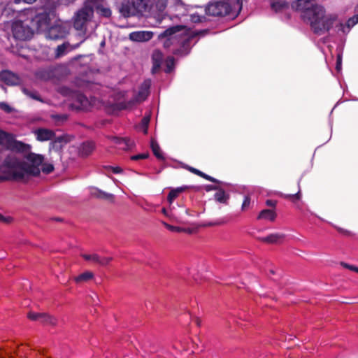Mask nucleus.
I'll return each mask as SVG.
<instances>
[{"label":"nucleus","mask_w":358,"mask_h":358,"mask_svg":"<svg viewBox=\"0 0 358 358\" xmlns=\"http://www.w3.org/2000/svg\"><path fill=\"white\" fill-rule=\"evenodd\" d=\"M293 7L301 11V18L309 24L313 31L317 35H322L332 29L335 33L347 34L357 23L350 17L346 23L338 20L336 14H325L323 6L313 4L308 0H297Z\"/></svg>","instance_id":"nucleus-1"},{"label":"nucleus","mask_w":358,"mask_h":358,"mask_svg":"<svg viewBox=\"0 0 358 358\" xmlns=\"http://www.w3.org/2000/svg\"><path fill=\"white\" fill-rule=\"evenodd\" d=\"M182 28V26L176 25L171 27L158 36V38L162 40L166 38L164 42V47L165 48H171L172 53L179 57H183L188 55L190 53L192 46H194L196 41L192 42L194 40L196 36H204L208 31V29H203L199 31L196 33L190 35L178 37L176 34L180 31Z\"/></svg>","instance_id":"nucleus-2"},{"label":"nucleus","mask_w":358,"mask_h":358,"mask_svg":"<svg viewBox=\"0 0 358 358\" xmlns=\"http://www.w3.org/2000/svg\"><path fill=\"white\" fill-rule=\"evenodd\" d=\"M88 6H89L87 5V2L85 1L83 3V6L79 9L73 15V27L77 31H80L78 34L80 37H82V40L79 43L73 45L71 50L78 48L80 45L87 38V24L93 17L92 10Z\"/></svg>","instance_id":"nucleus-3"},{"label":"nucleus","mask_w":358,"mask_h":358,"mask_svg":"<svg viewBox=\"0 0 358 358\" xmlns=\"http://www.w3.org/2000/svg\"><path fill=\"white\" fill-rule=\"evenodd\" d=\"M41 2L43 3L44 11L36 14L34 17L27 18L30 25L33 27L34 32L42 31L47 28L50 22V17L47 11L51 12L56 7L55 0H41Z\"/></svg>","instance_id":"nucleus-4"},{"label":"nucleus","mask_w":358,"mask_h":358,"mask_svg":"<svg viewBox=\"0 0 358 358\" xmlns=\"http://www.w3.org/2000/svg\"><path fill=\"white\" fill-rule=\"evenodd\" d=\"M2 166L10 170V173L13 180H22L27 176V173L33 172V167L10 155L4 159Z\"/></svg>","instance_id":"nucleus-5"},{"label":"nucleus","mask_w":358,"mask_h":358,"mask_svg":"<svg viewBox=\"0 0 358 358\" xmlns=\"http://www.w3.org/2000/svg\"><path fill=\"white\" fill-rule=\"evenodd\" d=\"M206 14L213 17H234L231 4L226 0L210 1L205 8Z\"/></svg>","instance_id":"nucleus-6"},{"label":"nucleus","mask_w":358,"mask_h":358,"mask_svg":"<svg viewBox=\"0 0 358 358\" xmlns=\"http://www.w3.org/2000/svg\"><path fill=\"white\" fill-rule=\"evenodd\" d=\"M12 33L16 40L27 41L34 36L33 27L27 19L24 21L15 20L12 24Z\"/></svg>","instance_id":"nucleus-7"},{"label":"nucleus","mask_w":358,"mask_h":358,"mask_svg":"<svg viewBox=\"0 0 358 358\" xmlns=\"http://www.w3.org/2000/svg\"><path fill=\"white\" fill-rule=\"evenodd\" d=\"M145 9V0H128L127 2L121 4L120 12L122 16L128 17L141 13Z\"/></svg>","instance_id":"nucleus-8"},{"label":"nucleus","mask_w":358,"mask_h":358,"mask_svg":"<svg viewBox=\"0 0 358 358\" xmlns=\"http://www.w3.org/2000/svg\"><path fill=\"white\" fill-rule=\"evenodd\" d=\"M69 33V27L68 25L56 22L46 29L45 35L48 40L59 41L65 38Z\"/></svg>","instance_id":"nucleus-9"},{"label":"nucleus","mask_w":358,"mask_h":358,"mask_svg":"<svg viewBox=\"0 0 358 358\" xmlns=\"http://www.w3.org/2000/svg\"><path fill=\"white\" fill-rule=\"evenodd\" d=\"M87 5L92 10V16L94 12L96 11L101 17H110L112 12L110 8L107 6L106 0H85Z\"/></svg>","instance_id":"nucleus-10"},{"label":"nucleus","mask_w":358,"mask_h":358,"mask_svg":"<svg viewBox=\"0 0 358 358\" xmlns=\"http://www.w3.org/2000/svg\"><path fill=\"white\" fill-rule=\"evenodd\" d=\"M6 148L13 152L27 153L30 151L31 146L29 144L17 141L15 139L13 134H10V136L7 141V145Z\"/></svg>","instance_id":"nucleus-11"},{"label":"nucleus","mask_w":358,"mask_h":358,"mask_svg":"<svg viewBox=\"0 0 358 358\" xmlns=\"http://www.w3.org/2000/svg\"><path fill=\"white\" fill-rule=\"evenodd\" d=\"M151 80H145L140 85L138 94L131 99V103H136L145 101L150 94Z\"/></svg>","instance_id":"nucleus-12"},{"label":"nucleus","mask_w":358,"mask_h":358,"mask_svg":"<svg viewBox=\"0 0 358 358\" xmlns=\"http://www.w3.org/2000/svg\"><path fill=\"white\" fill-rule=\"evenodd\" d=\"M0 80L7 85H19L22 80L20 76L10 71L3 70L0 72Z\"/></svg>","instance_id":"nucleus-13"},{"label":"nucleus","mask_w":358,"mask_h":358,"mask_svg":"<svg viewBox=\"0 0 358 358\" xmlns=\"http://www.w3.org/2000/svg\"><path fill=\"white\" fill-rule=\"evenodd\" d=\"M26 158L31 164V165L29 166L33 167V172L27 173V175L38 176L40 173L38 166H41L44 160L43 156L30 152L27 155Z\"/></svg>","instance_id":"nucleus-14"},{"label":"nucleus","mask_w":358,"mask_h":358,"mask_svg":"<svg viewBox=\"0 0 358 358\" xmlns=\"http://www.w3.org/2000/svg\"><path fill=\"white\" fill-rule=\"evenodd\" d=\"M82 257L88 262L99 264L100 266H106L112 260V257H101L96 253L93 254H82Z\"/></svg>","instance_id":"nucleus-15"},{"label":"nucleus","mask_w":358,"mask_h":358,"mask_svg":"<svg viewBox=\"0 0 358 358\" xmlns=\"http://www.w3.org/2000/svg\"><path fill=\"white\" fill-rule=\"evenodd\" d=\"M28 318L33 321H40L44 324H49L55 325L56 324V319L51 315L46 313H38L29 312L27 315Z\"/></svg>","instance_id":"nucleus-16"},{"label":"nucleus","mask_w":358,"mask_h":358,"mask_svg":"<svg viewBox=\"0 0 358 358\" xmlns=\"http://www.w3.org/2000/svg\"><path fill=\"white\" fill-rule=\"evenodd\" d=\"M153 32L150 31H138L129 34V39L134 42H146L153 37Z\"/></svg>","instance_id":"nucleus-17"},{"label":"nucleus","mask_w":358,"mask_h":358,"mask_svg":"<svg viewBox=\"0 0 358 358\" xmlns=\"http://www.w3.org/2000/svg\"><path fill=\"white\" fill-rule=\"evenodd\" d=\"M184 167L185 169H187L188 171H189L191 173H193L200 177H202L203 178H204L208 181L213 182L218 184V185H225V186L230 185L229 183L219 180H217V179H216V178H213V177H212V176H209V175H208V174H206L194 167L189 166L188 165H185Z\"/></svg>","instance_id":"nucleus-18"},{"label":"nucleus","mask_w":358,"mask_h":358,"mask_svg":"<svg viewBox=\"0 0 358 358\" xmlns=\"http://www.w3.org/2000/svg\"><path fill=\"white\" fill-rule=\"evenodd\" d=\"M69 142L68 136L66 135H62L55 137L50 143L49 149L54 150L57 152H61L63 146Z\"/></svg>","instance_id":"nucleus-19"},{"label":"nucleus","mask_w":358,"mask_h":358,"mask_svg":"<svg viewBox=\"0 0 358 358\" xmlns=\"http://www.w3.org/2000/svg\"><path fill=\"white\" fill-rule=\"evenodd\" d=\"M90 106V101L87 97L83 94L78 93L76 95L72 107L78 110H87Z\"/></svg>","instance_id":"nucleus-20"},{"label":"nucleus","mask_w":358,"mask_h":358,"mask_svg":"<svg viewBox=\"0 0 358 358\" xmlns=\"http://www.w3.org/2000/svg\"><path fill=\"white\" fill-rule=\"evenodd\" d=\"M189 188L194 189L196 191L199 190V189H200L199 187L194 186V185H192V186L183 185V186L178 187H176L174 189H171L167 196L168 201L170 203H173L174 199H176L181 192H182L183 191H185V189H189Z\"/></svg>","instance_id":"nucleus-21"},{"label":"nucleus","mask_w":358,"mask_h":358,"mask_svg":"<svg viewBox=\"0 0 358 358\" xmlns=\"http://www.w3.org/2000/svg\"><path fill=\"white\" fill-rule=\"evenodd\" d=\"M36 139L39 141H46L53 139L55 136V132L48 129L39 128L35 131Z\"/></svg>","instance_id":"nucleus-22"},{"label":"nucleus","mask_w":358,"mask_h":358,"mask_svg":"<svg viewBox=\"0 0 358 358\" xmlns=\"http://www.w3.org/2000/svg\"><path fill=\"white\" fill-rule=\"evenodd\" d=\"M163 61V55L159 50H155L152 55V73H155L161 67Z\"/></svg>","instance_id":"nucleus-23"},{"label":"nucleus","mask_w":358,"mask_h":358,"mask_svg":"<svg viewBox=\"0 0 358 358\" xmlns=\"http://www.w3.org/2000/svg\"><path fill=\"white\" fill-rule=\"evenodd\" d=\"M90 195L92 197L103 200H110L114 197L113 194L106 192L94 187L90 188Z\"/></svg>","instance_id":"nucleus-24"},{"label":"nucleus","mask_w":358,"mask_h":358,"mask_svg":"<svg viewBox=\"0 0 358 358\" xmlns=\"http://www.w3.org/2000/svg\"><path fill=\"white\" fill-rule=\"evenodd\" d=\"M213 198L216 202L227 205L229 203L230 195L227 193L222 187H220L214 194Z\"/></svg>","instance_id":"nucleus-25"},{"label":"nucleus","mask_w":358,"mask_h":358,"mask_svg":"<svg viewBox=\"0 0 358 358\" xmlns=\"http://www.w3.org/2000/svg\"><path fill=\"white\" fill-rule=\"evenodd\" d=\"M271 8L275 13L283 12L289 8V3L285 0H271Z\"/></svg>","instance_id":"nucleus-26"},{"label":"nucleus","mask_w":358,"mask_h":358,"mask_svg":"<svg viewBox=\"0 0 358 358\" xmlns=\"http://www.w3.org/2000/svg\"><path fill=\"white\" fill-rule=\"evenodd\" d=\"M95 148V144L92 141H86L81 144L80 148V155L82 157H87L93 152Z\"/></svg>","instance_id":"nucleus-27"},{"label":"nucleus","mask_w":358,"mask_h":358,"mask_svg":"<svg viewBox=\"0 0 358 358\" xmlns=\"http://www.w3.org/2000/svg\"><path fill=\"white\" fill-rule=\"evenodd\" d=\"M277 217V214L273 210L271 209H264L262 210L258 217V220H267L273 222Z\"/></svg>","instance_id":"nucleus-28"},{"label":"nucleus","mask_w":358,"mask_h":358,"mask_svg":"<svg viewBox=\"0 0 358 358\" xmlns=\"http://www.w3.org/2000/svg\"><path fill=\"white\" fill-rule=\"evenodd\" d=\"M285 238V234H271L267 236L262 237L260 238V240L263 242L267 243H277L280 242L281 240H282Z\"/></svg>","instance_id":"nucleus-29"},{"label":"nucleus","mask_w":358,"mask_h":358,"mask_svg":"<svg viewBox=\"0 0 358 358\" xmlns=\"http://www.w3.org/2000/svg\"><path fill=\"white\" fill-rule=\"evenodd\" d=\"M113 141L115 144L121 146L124 150L129 149L133 145V141L127 138L114 137Z\"/></svg>","instance_id":"nucleus-30"},{"label":"nucleus","mask_w":358,"mask_h":358,"mask_svg":"<svg viewBox=\"0 0 358 358\" xmlns=\"http://www.w3.org/2000/svg\"><path fill=\"white\" fill-rule=\"evenodd\" d=\"M150 148L152 149V151L154 154V155L160 160H164V157L161 152L160 147L158 143L153 138L151 139L150 142Z\"/></svg>","instance_id":"nucleus-31"},{"label":"nucleus","mask_w":358,"mask_h":358,"mask_svg":"<svg viewBox=\"0 0 358 358\" xmlns=\"http://www.w3.org/2000/svg\"><path fill=\"white\" fill-rule=\"evenodd\" d=\"M71 46L68 42H64L62 44L58 45L55 50V55L57 57H60L65 55L68 52V49Z\"/></svg>","instance_id":"nucleus-32"},{"label":"nucleus","mask_w":358,"mask_h":358,"mask_svg":"<svg viewBox=\"0 0 358 358\" xmlns=\"http://www.w3.org/2000/svg\"><path fill=\"white\" fill-rule=\"evenodd\" d=\"M93 273L90 271L84 272L75 278V281L78 283L81 282H86L93 278Z\"/></svg>","instance_id":"nucleus-33"},{"label":"nucleus","mask_w":358,"mask_h":358,"mask_svg":"<svg viewBox=\"0 0 358 358\" xmlns=\"http://www.w3.org/2000/svg\"><path fill=\"white\" fill-rule=\"evenodd\" d=\"M22 91L27 96H29L34 100H41L40 95L36 90H31L26 87H22Z\"/></svg>","instance_id":"nucleus-34"},{"label":"nucleus","mask_w":358,"mask_h":358,"mask_svg":"<svg viewBox=\"0 0 358 358\" xmlns=\"http://www.w3.org/2000/svg\"><path fill=\"white\" fill-rule=\"evenodd\" d=\"M165 73H170L174 69L175 59L173 57H168L166 62Z\"/></svg>","instance_id":"nucleus-35"},{"label":"nucleus","mask_w":358,"mask_h":358,"mask_svg":"<svg viewBox=\"0 0 358 358\" xmlns=\"http://www.w3.org/2000/svg\"><path fill=\"white\" fill-rule=\"evenodd\" d=\"M135 103H131V99L128 101H121L115 104V108L122 110L132 107Z\"/></svg>","instance_id":"nucleus-36"},{"label":"nucleus","mask_w":358,"mask_h":358,"mask_svg":"<svg viewBox=\"0 0 358 358\" xmlns=\"http://www.w3.org/2000/svg\"><path fill=\"white\" fill-rule=\"evenodd\" d=\"M229 221V217H224L219 218L214 222H210L206 224V226L211 227V226H216V225H222V224H227Z\"/></svg>","instance_id":"nucleus-37"},{"label":"nucleus","mask_w":358,"mask_h":358,"mask_svg":"<svg viewBox=\"0 0 358 358\" xmlns=\"http://www.w3.org/2000/svg\"><path fill=\"white\" fill-rule=\"evenodd\" d=\"M10 134L0 130V145H3L6 148L7 141L9 138Z\"/></svg>","instance_id":"nucleus-38"},{"label":"nucleus","mask_w":358,"mask_h":358,"mask_svg":"<svg viewBox=\"0 0 358 358\" xmlns=\"http://www.w3.org/2000/svg\"><path fill=\"white\" fill-rule=\"evenodd\" d=\"M54 170V166L52 164L43 163L41 164V171L43 173L49 174Z\"/></svg>","instance_id":"nucleus-39"},{"label":"nucleus","mask_w":358,"mask_h":358,"mask_svg":"<svg viewBox=\"0 0 358 358\" xmlns=\"http://www.w3.org/2000/svg\"><path fill=\"white\" fill-rule=\"evenodd\" d=\"M190 20L194 23H199L205 21L204 15H199L198 13H193L190 15Z\"/></svg>","instance_id":"nucleus-40"},{"label":"nucleus","mask_w":358,"mask_h":358,"mask_svg":"<svg viewBox=\"0 0 358 358\" xmlns=\"http://www.w3.org/2000/svg\"><path fill=\"white\" fill-rule=\"evenodd\" d=\"M301 180V179L300 178L299 182H298L299 191L296 194H287V195H285V198L290 199L292 201H294V199H296V200L300 199L301 196L300 185H299Z\"/></svg>","instance_id":"nucleus-41"},{"label":"nucleus","mask_w":358,"mask_h":358,"mask_svg":"<svg viewBox=\"0 0 358 358\" xmlns=\"http://www.w3.org/2000/svg\"><path fill=\"white\" fill-rule=\"evenodd\" d=\"M334 228H335L340 234L346 236H350L352 235V232L350 231H348L347 229H345L343 228L339 227L332 223H329Z\"/></svg>","instance_id":"nucleus-42"},{"label":"nucleus","mask_w":358,"mask_h":358,"mask_svg":"<svg viewBox=\"0 0 358 358\" xmlns=\"http://www.w3.org/2000/svg\"><path fill=\"white\" fill-rule=\"evenodd\" d=\"M250 203H251L250 196L249 195H245L244 196V199H243V203L241 206V210L243 211H244L246 209H248L250 207Z\"/></svg>","instance_id":"nucleus-43"},{"label":"nucleus","mask_w":358,"mask_h":358,"mask_svg":"<svg viewBox=\"0 0 358 358\" xmlns=\"http://www.w3.org/2000/svg\"><path fill=\"white\" fill-rule=\"evenodd\" d=\"M342 51H339L337 55L336 69L338 72L341 71L342 69Z\"/></svg>","instance_id":"nucleus-44"},{"label":"nucleus","mask_w":358,"mask_h":358,"mask_svg":"<svg viewBox=\"0 0 358 358\" xmlns=\"http://www.w3.org/2000/svg\"><path fill=\"white\" fill-rule=\"evenodd\" d=\"M0 108L7 113L13 111V108L6 102H0Z\"/></svg>","instance_id":"nucleus-45"},{"label":"nucleus","mask_w":358,"mask_h":358,"mask_svg":"<svg viewBox=\"0 0 358 358\" xmlns=\"http://www.w3.org/2000/svg\"><path fill=\"white\" fill-rule=\"evenodd\" d=\"M149 156L148 153H141L138 155H135L131 157V160H139V159H147Z\"/></svg>","instance_id":"nucleus-46"},{"label":"nucleus","mask_w":358,"mask_h":358,"mask_svg":"<svg viewBox=\"0 0 358 358\" xmlns=\"http://www.w3.org/2000/svg\"><path fill=\"white\" fill-rule=\"evenodd\" d=\"M150 120V116H144L141 120L142 127L145 128V133L147 132L148 127Z\"/></svg>","instance_id":"nucleus-47"},{"label":"nucleus","mask_w":358,"mask_h":358,"mask_svg":"<svg viewBox=\"0 0 358 358\" xmlns=\"http://www.w3.org/2000/svg\"><path fill=\"white\" fill-rule=\"evenodd\" d=\"M108 169H110L113 173L115 174H118V173H121L123 172V170L121 167L120 166H109L108 167Z\"/></svg>","instance_id":"nucleus-48"},{"label":"nucleus","mask_w":358,"mask_h":358,"mask_svg":"<svg viewBox=\"0 0 358 358\" xmlns=\"http://www.w3.org/2000/svg\"><path fill=\"white\" fill-rule=\"evenodd\" d=\"M341 265L344 267V268H346L349 270H351V271H355L357 273V269H358V267L354 266V265H350V264H348L347 263H345V262H341Z\"/></svg>","instance_id":"nucleus-49"},{"label":"nucleus","mask_w":358,"mask_h":358,"mask_svg":"<svg viewBox=\"0 0 358 358\" xmlns=\"http://www.w3.org/2000/svg\"><path fill=\"white\" fill-rule=\"evenodd\" d=\"M220 187V185H206L205 186V189L206 192H210L213 190L217 191Z\"/></svg>","instance_id":"nucleus-50"},{"label":"nucleus","mask_w":358,"mask_h":358,"mask_svg":"<svg viewBox=\"0 0 358 358\" xmlns=\"http://www.w3.org/2000/svg\"><path fill=\"white\" fill-rule=\"evenodd\" d=\"M164 225L166 227V229H168L169 230L171 231H179V228L177 227H175V226H172L169 224H167L166 222H163Z\"/></svg>","instance_id":"nucleus-51"},{"label":"nucleus","mask_w":358,"mask_h":358,"mask_svg":"<svg viewBox=\"0 0 358 358\" xmlns=\"http://www.w3.org/2000/svg\"><path fill=\"white\" fill-rule=\"evenodd\" d=\"M294 336L292 334L282 335L280 339H284L285 341H290L294 339Z\"/></svg>","instance_id":"nucleus-52"},{"label":"nucleus","mask_w":358,"mask_h":358,"mask_svg":"<svg viewBox=\"0 0 358 358\" xmlns=\"http://www.w3.org/2000/svg\"><path fill=\"white\" fill-rule=\"evenodd\" d=\"M266 204L268 206L275 207L276 205V201L272 199H267L266 201Z\"/></svg>","instance_id":"nucleus-53"},{"label":"nucleus","mask_w":358,"mask_h":358,"mask_svg":"<svg viewBox=\"0 0 358 358\" xmlns=\"http://www.w3.org/2000/svg\"><path fill=\"white\" fill-rule=\"evenodd\" d=\"M10 220H11V217H6L0 213V221L1 222L8 223V222H10Z\"/></svg>","instance_id":"nucleus-54"},{"label":"nucleus","mask_w":358,"mask_h":358,"mask_svg":"<svg viewBox=\"0 0 358 358\" xmlns=\"http://www.w3.org/2000/svg\"><path fill=\"white\" fill-rule=\"evenodd\" d=\"M21 1H23L24 3H34V1H36V0H15L14 2L15 3H20Z\"/></svg>","instance_id":"nucleus-55"},{"label":"nucleus","mask_w":358,"mask_h":358,"mask_svg":"<svg viewBox=\"0 0 358 358\" xmlns=\"http://www.w3.org/2000/svg\"><path fill=\"white\" fill-rule=\"evenodd\" d=\"M193 322L196 323V324L198 326V327H200L201 326V320L199 318V317H194L193 319Z\"/></svg>","instance_id":"nucleus-56"},{"label":"nucleus","mask_w":358,"mask_h":358,"mask_svg":"<svg viewBox=\"0 0 358 358\" xmlns=\"http://www.w3.org/2000/svg\"><path fill=\"white\" fill-rule=\"evenodd\" d=\"M352 18L353 19V20H355V23H358V13L353 15Z\"/></svg>","instance_id":"nucleus-57"},{"label":"nucleus","mask_w":358,"mask_h":358,"mask_svg":"<svg viewBox=\"0 0 358 358\" xmlns=\"http://www.w3.org/2000/svg\"><path fill=\"white\" fill-rule=\"evenodd\" d=\"M105 44H106V42H105V40L103 39L101 43H100V45L101 47H104L105 46Z\"/></svg>","instance_id":"nucleus-58"},{"label":"nucleus","mask_w":358,"mask_h":358,"mask_svg":"<svg viewBox=\"0 0 358 358\" xmlns=\"http://www.w3.org/2000/svg\"><path fill=\"white\" fill-rule=\"evenodd\" d=\"M338 104V102L336 103V104L334 106V107L333 108V109L331 110V113H333V110L337 106V105Z\"/></svg>","instance_id":"nucleus-59"},{"label":"nucleus","mask_w":358,"mask_h":358,"mask_svg":"<svg viewBox=\"0 0 358 358\" xmlns=\"http://www.w3.org/2000/svg\"><path fill=\"white\" fill-rule=\"evenodd\" d=\"M270 273H271V274H274V273H275V271H274L273 269H271V270H270Z\"/></svg>","instance_id":"nucleus-60"},{"label":"nucleus","mask_w":358,"mask_h":358,"mask_svg":"<svg viewBox=\"0 0 358 358\" xmlns=\"http://www.w3.org/2000/svg\"><path fill=\"white\" fill-rule=\"evenodd\" d=\"M177 3H181L182 4L181 0H177Z\"/></svg>","instance_id":"nucleus-61"},{"label":"nucleus","mask_w":358,"mask_h":358,"mask_svg":"<svg viewBox=\"0 0 358 358\" xmlns=\"http://www.w3.org/2000/svg\"><path fill=\"white\" fill-rule=\"evenodd\" d=\"M55 220H56L57 221H60V220H61V219H59V218H56Z\"/></svg>","instance_id":"nucleus-62"},{"label":"nucleus","mask_w":358,"mask_h":358,"mask_svg":"<svg viewBox=\"0 0 358 358\" xmlns=\"http://www.w3.org/2000/svg\"><path fill=\"white\" fill-rule=\"evenodd\" d=\"M3 178H3V177H1V176H0V179H1V180H3Z\"/></svg>","instance_id":"nucleus-63"},{"label":"nucleus","mask_w":358,"mask_h":358,"mask_svg":"<svg viewBox=\"0 0 358 358\" xmlns=\"http://www.w3.org/2000/svg\"><path fill=\"white\" fill-rule=\"evenodd\" d=\"M357 273H358V269H357Z\"/></svg>","instance_id":"nucleus-64"}]
</instances>
